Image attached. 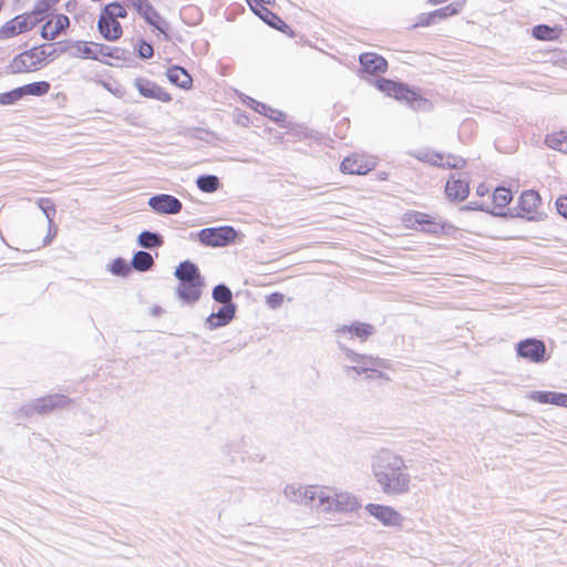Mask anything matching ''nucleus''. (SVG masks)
<instances>
[{"mask_svg":"<svg viewBox=\"0 0 567 567\" xmlns=\"http://www.w3.org/2000/svg\"><path fill=\"white\" fill-rule=\"evenodd\" d=\"M404 460L390 452L380 453L373 464V474L388 495H401L410 491V475Z\"/></svg>","mask_w":567,"mask_h":567,"instance_id":"obj_1","label":"nucleus"},{"mask_svg":"<svg viewBox=\"0 0 567 567\" xmlns=\"http://www.w3.org/2000/svg\"><path fill=\"white\" fill-rule=\"evenodd\" d=\"M174 275L178 280L176 289L178 297L187 303L198 301L204 287V279L198 267L192 261L185 260L177 266Z\"/></svg>","mask_w":567,"mask_h":567,"instance_id":"obj_2","label":"nucleus"},{"mask_svg":"<svg viewBox=\"0 0 567 567\" xmlns=\"http://www.w3.org/2000/svg\"><path fill=\"white\" fill-rule=\"evenodd\" d=\"M49 56L44 45H35L14 55L7 69L14 75L34 73L49 64Z\"/></svg>","mask_w":567,"mask_h":567,"instance_id":"obj_3","label":"nucleus"},{"mask_svg":"<svg viewBox=\"0 0 567 567\" xmlns=\"http://www.w3.org/2000/svg\"><path fill=\"white\" fill-rule=\"evenodd\" d=\"M402 225L404 228L423 231L430 235H444L453 229V226L441 218L427 213L410 210L402 215Z\"/></svg>","mask_w":567,"mask_h":567,"instance_id":"obj_4","label":"nucleus"},{"mask_svg":"<svg viewBox=\"0 0 567 567\" xmlns=\"http://www.w3.org/2000/svg\"><path fill=\"white\" fill-rule=\"evenodd\" d=\"M126 17L127 10L120 2L106 4L99 17V32L107 41H117L123 35V28L118 19H125Z\"/></svg>","mask_w":567,"mask_h":567,"instance_id":"obj_5","label":"nucleus"},{"mask_svg":"<svg viewBox=\"0 0 567 567\" xmlns=\"http://www.w3.org/2000/svg\"><path fill=\"white\" fill-rule=\"evenodd\" d=\"M375 87L386 96L404 102L412 107H419L427 103V100L422 97L420 93L401 82L381 78L375 81Z\"/></svg>","mask_w":567,"mask_h":567,"instance_id":"obj_6","label":"nucleus"},{"mask_svg":"<svg viewBox=\"0 0 567 567\" xmlns=\"http://www.w3.org/2000/svg\"><path fill=\"white\" fill-rule=\"evenodd\" d=\"M44 18L35 8L13 17L0 27V40L16 38L22 33L33 30Z\"/></svg>","mask_w":567,"mask_h":567,"instance_id":"obj_7","label":"nucleus"},{"mask_svg":"<svg viewBox=\"0 0 567 567\" xmlns=\"http://www.w3.org/2000/svg\"><path fill=\"white\" fill-rule=\"evenodd\" d=\"M543 202L538 192L527 189L520 193L515 206V216L527 220H538L543 216Z\"/></svg>","mask_w":567,"mask_h":567,"instance_id":"obj_8","label":"nucleus"},{"mask_svg":"<svg viewBox=\"0 0 567 567\" xmlns=\"http://www.w3.org/2000/svg\"><path fill=\"white\" fill-rule=\"evenodd\" d=\"M378 164L377 157L365 153H352L343 158L340 171L348 175H365Z\"/></svg>","mask_w":567,"mask_h":567,"instance_id":"obj_9","label":"nucleus"},{"mask_svg":"<svg viewBox=\"0 0 567 567\" xmlns=\"http://www.w3.org/2000/svg\"><path fill=\"white\" fill-rule=\"evenodd\" d=\"M236 230L231 226L204 228L198 233V239L204 246L224 247L236 238Z\"/></svg>","mask_w":567,"mask_h":567,"instance_id":"obj_10","label":"nucleus"},{"mask_svg":"<svg viewBox=\"0 0 567 567\" xmlns=\"http://www.w3.org/2000/svg\"><path fill=\"white\" fill-rule=\"evenodd\" d=\"M71 50L73 55L80 59L102 61L113 56L110 47L92 41H76L71 45Z\"/></svg>","mask_w":567,"mask_h":567,"instance_id":"obj_11","label":"nucleus"},{"mask_svg":"<svg viewBox=\"0 0 567 567\" xmlns=\"http://www.w3.org/2000/svg\"><path fill=\"white\" fill-rule=\"evenodd\" d=\"M247 2L252 12L271 28L284 32L288 29L285 21L267 8V6H274L275 0H247Z\"/></svg>","mask_w":567,"mask_h":567,"instance_id":"obj_12","label":"nucleus"},{"mask_svg":"<svg viewBox=\"0 0 567 567\" xmlns=\"http://www.w3.org/2000/svg\"><path fill=\"white\" fill-rule=\"evenodd\" d=\"M44 23L41 28V38L44 40H54L64 33L70 27V19L63 13L49 14L43 20Z\"/></svg>","mask_w":567,"mask_h":567,"instance_id":"obj_13","label":"nucleus"},{"mask_svg":"<svg viewBox=\"0 0 567 567\" xmlns=\"http://www.w3.org/2000/svg\"><path fill=\"white\" fill-rule=\"evenodd\" d=\"M517 353L530 362L539 363L545 360L546 347L540 340L526 339L517 344Z\"/></svg>","mask_w":567,"mask_h":567,"instance_id":"obj_14","label":"nucleus"},{"mask_svg":"<svg viewBox=\"0 0 567 567\" xmlns=\"http://www.w3.org/2000/svg\"><path fill=\"white\" fill-rule=\"evenodd\" d=\"M134 85L137 91L145 97L155 99L164 103H168L173 100L169 92L148 79L137 78L134 82Z\"/></svg>","mask_w":567,"mask_h":567,"instance_id":"obj_15","label":"nucleus"},{"mask_svg":"<svg viewBox=\"0 0 567 567\" xmlns=\"http://www.w3.org/2000/svg\"><path fill=\"white\" fill-rule=\"evenodd\" d=\"M334 489L328 486H307L302 491V496L307 502L311 504L317 502L319 506H323L329 511Z\"/></svg>","mask_w":567,"mask_h":567,"instance_id":"obj_16","label":"nucleus"},{"mask_svg":"<svg viewBox=\"0 0 567 567\" xmlns=\"http://www.w3.org/2000/svg\"><path fill=\"white\" fill-rule=\"evenodd\" d=\"M488 212L496 216H505L508 205L513 200V193L507 187H496L491 195Z\"/></svg>","mask_w":567,"mask_h":567,"instance_id":"obj_17","label":"nucleus"},{"mask_svg":"<svg viewBox=\"0 0 567 567\" xmlns=\"http://www.w3.org/2000/svg\"><path fill=\"white\" fill-rule=\"evenodd\" d=\"M367 512L384 525L396 526L402 523L401 515L392 507L380 504H368Z\"/></svg>","mask_w":567,"mask_h":567,"instance_id":"obj_18","label":"nucleus"},{"mask_svg":"<svg viewBox=\"0 0 567 567\" xmlns=\"http://www.w3.org/2000/svg\"><path fill=\"white\" fill-rule=\"evenodd\" d=\"M362 71L375 75L386 72L388 61L380 54L374 52H365L359 56Z\"/></svg>","mask_w":567,"mask_h":567,"instance_id":"obj_19","label":"nucleus"},{"mask_svg":"<svg viewBox=\"0 0 567 567\" xmlns=\"http://www.w3.org/2000/svg\"><path fill=\"white\" fill-rule=\"evenodd\" d=\"M150 206L161 214H177L182 209V203L172 195H156L150 198Z\"/></svg>","mask_w":567,"mask_h":567,"instance_id":"obj_20","label":"nucleus"},{"mask_svg":"<svg viewBox=\"0 0 567 567\" xmlns=\"http://www.w3.org/2000/svg\"><path fill=\"white\" fill-rule=\"evenodd\" d=\"M445 194L451 200H464L470 194L468 182L461 177H451L446 182Z\"/></svg>","mask_w":567,"mask_h":567,"instance_id":"obj_21","label":"nucleus"},{"mask_svg":"<svg viewBox=\"0 0 567 567\" xmlns=\"http://www.w3.org/2000/svg\"><path fill=\"white\" fill-rule=\"evenodd\" d=\"M359 507L357 498L348 492L334 489L329 511L351 512Z\"/></svg>","mask_w":567,"mask_h":567,"instance_id":"obj_22","label":"nucleus"},{"mask_svg":"<svg viewBox=\"0 0 567 567\" xmlns=\"http://www.w3.org/2000/svg\"><path fill=\"white\" fill-rule=\"evenodd\" d=\"M166 76L172 84L185 91H188L193 87V78L184 68L179 65L168 68L166 71Z\"/></svg>","mask_w":567,"mask_h":567,"instance_id":"obj_23","label":"nucleus"},{"mask_svg":"<svg viewBox=\"0 0 567 567\" xmlns=\"http://www.w3.org/2000/svg\"><path fill=\"white\" fill-rule=\"evenodd\" d=\"M374 328L370 323L354 322L352 324H344L338 329L340 334L358 338L360 341H365L373 333Z\"/></svg>","mask_w":567,"mask_h":567,"instance_id":"obj_24","label":"nucleus"},{"mask_svg":"<svg viewBox=\"0 0 567 567\" xmlns=\"http://www.w3.org/2000/svg\"><path fill=\"white\" fill-rule=\"evenodd\" d=\"M352 361L358 364V367L352 368L357 373L361 372H377L380 368H385V364L382 360L373 357H367L362 354H353Z\"/></svg>","mask_w":567,"mask_h":567,"instance_id":"obj_25","label":"nucleus"},{"mask_svg":"<svg viewBox=\"0 0 567 567\" xmlns=\"http://www.w3.org/2000/svg\"><path fill=\"white\" fill-rule=\"evenodd\" d=\"M235 316L234 305H225L218 312L208 316L206 322L209 328L215 329L227 324Z\"/></svg>","mask_w":567,"mask_h":567,"instance_id":"obj_26","label":"nucleus"},{"mask_svg":"<svg viewBox=\"0 0 567 567\" xmlns=\"http://www.w3.org/2000/svg\"><path fill=\"white\" fill-rule=\"evenodd\" d=\"M563 34V28L549 27L547 24L535 25L532 30V35L540 41H556Z\"/></svg>","mask_w":567,"mask_h":567,"instance_id":"obj_27","label":"nucleus"},{"mask_svg":"<svg viewBox=\"0 0 567 567\" xmlns=\"http://www.w3.org/2000/svg\"><path fill=\"white\" fill-rule=\"evenodd\" d=\"M545 143L548 147L567 154V131H555L546 135Z\"/></svg>","mask_w":567,"mask_h":567,"instance_id":"obj_28","label":"nucleus"},{"mask_svg":"<svg viewBox=\"0 0 567 567\" xmlns=\"http://www.w3.org/2000/svg\"><path fill=\"white\" fill-rule=\"evenodd\" d=\"M465 0L452 2L445 7L433 10L436 21H441L454 16H457L464 8Z\"/></svg>","mask_w":567,"mask_h":567,"instance_id":"obj_29","label":"nucleus"},{"mask_svg":"<svg viewBox=\"0 0 567 567\" xmlns=\"http://www.w3.org/2000/svg\"><path fill=\"white\" fill-rule=\"evenodd\" d=\"M51 85L48 81L32 82L21 86L23 94L32 96H42L49 93Z\"/></svg>","mask_w":567,"mask_h":567,"instance_id":"obj_30","label":"nucleus"},{"mask_svg":"<svg viewBox=\"0 0 567 567\" xmlns=\"http://www.w3.org/2000/svg\"><path fill=\"white\" fill-rule=\"evenodd\" d=\"M154 265L153 257L146 251H137L133 256L132 266L138 271H146Z\"/></svg>","mask_w":567,"mask_h":567,"instance_id":"obj_31","label":"nucleus"},{"mask_svg":"<svg viewBox=\"0 0 567 567\" xmlns=\"http://www.w3.org/2000/svg\"><path fill=\"white\" fill-rule=\"evenodd\" d=\"M198 188L204 193H214L219 186V179L215 175H203L197 178L196 182Z\"/></svg>","mask_w":567,"mask_h":567,"instance_id":"obj_32","label":"nucleus"},{"mask_svg":"<svg viewBox=\"0 0 567 567\" xmlns=\"http://www.w3.org/2000/svg\"><path fill=\"white\" fill-rule=\"evenodd\" d=\"M138 14H141L148 24L155 27L158 30H162L161 23L163 22V20L151 3L143 8L138 12Z\"/></svg>","mask_w":567,"mask_h":567,"instance_id":"obj_33","label":"nucleus"},{"mask_svg":"<svg viewBox=\"0 0 567 567\" xmlns=\"http://www.w3.org/2000/svg\"><path fill=\"white\" fill-rule=\"evenodd\" d=\"M530 399L542 404L557 405L558 392L536 391L532 393Z\"/></svg>","mask_w":567,"mask_h":567,"instance_id":"obj_34","label":"nucleus"},{"mask_svg":"<svg viewBox=\"0 0 567 567\" xmlns=\"http://www.w3.org/2000/svg\"><path fill=\"white\" fill-rule=\"evenodd\" d=\"M138 243L141 246L145 248H154L158 247L163 244V239L161 236L150 233V231H143L138 236Z\"/></svg>","mask_w":567,"mask_h":567,"instance_id":"obj_35","label":"nucleus"},{"mask_svg":"<svg viewBox=\"0 0 567 567\" xmlns=\"http://www.w3.org/2000/svg\"><path fill=\"white\" fill-rule=\"evenodd\" d=\"M24 96L23 90L21 86L16 87L11 91L0 93V104L1 105H12L20 101Z\"/></svg>","mask_w":567,"mask_h":567,"instance_id":"obj_36","label":"nucleus"},{"mask_svg":"<svg viewBox=\"0 0 567 567\" xmlns=\"http://www.w3.org/2000/svg\"><path fill=\"white\" fill-rule=\"evenodd\" d=\"M231 291L228 287L224 285H218L213 290V298L224 305H231Z\"/></svg>","mask_w":567,"mask_h":567,"instance_id":"obj_37","label":"nucleus"},{"mask_svg":"<svg viewBox=\"0 0 567 567\" xmlns=\"http://www.w3.org/2000/svg\"><path fill=\"white\" fill-rule=\"evenodd\" d=\"M110 271L113 275L125 277L131 272V266L126 262V260L116 258L110 265Z\"/></svg>","mask_w":567,"mask_h":567,"instance_id":"obj_38","label":"nucleus"},{"mask_svg":"<svg viewBox=\"0 0 567 567\" xmlns=\"http://www.w3.org/2000/svg\"><path fill=\"white\" fill-rule=\"evenodd\" d=\"M437 23L433 11L421 13L416 20L411 24V29L427 28Z\"/></svg>","mask_w":567,"mask_h":567,"instance_id":"obj_39","label":"nucleus"},{"mask_svg":"<svg viewBox=\"0 0 567 567\" xmlns=\"http://www.w3.org/2000/svg\"><path fill=\"white\" fill-rule=\"evenodd\" d=\"M60 0H39L34 8L40 11V14L43 16L45 19L48 17V13L52 10V8L59 2Z\"/></svg>","mask_w":567,"mask_h":567,"instance_id":"obj_40","label":"nucleus"},{"mask_svg":"<svg viewBox=\"0 0 567 567\" xmlns=\"http://www.w3.org/2000/svg\"><path fill=\"white\" fill-rule=\"evenodd\" d=\"M137 51H138V55L142 58V59H150L153 56L154 54V50H153V47L152 44H150L148 42L144 41V40H141L138 42V48H137Z\"/></svg>","mask_w":567,"mask_h":567,"instance_id":"obj_41","label":"nucleus"},{"mask_svg":"<svg viewBox=\"0 0 567 567\" xmlns=\"http://www.w3.org/2000/svg\"><path fill=\"white\" fill-rule=\"evenodd\" d=\"M38 205L43 210V213L47 215V217L54 215V213H55L54 204L50 198H40L38 200Z\"/></svg>","mask_w":567,"mask_h":567,"instance_id":"obj_42","label":"nucleus"},{"mask_svg":"<svg viewBox=\"0 0 567 567\" xmlns=\"http://www.w3.org/2000/svg\"><path fill=\"white\" fill-rule=\"evenodd\" d=\"M284 299L285 297L282 293L274 292L267 297L266 302L270 308L276 309L284 303Z\"/></svg>","mask_w":567,"mask_h":567,"instance_id":"obj_43","label":"nucleus"},{"mask_svg":"<svg viewBox=\"0 0 567 567\" xmlns=\"http://www.w3.org/2000/svg\"><path fill=\"white\" fill-rule=\"evenodd\" d=\"M424 161H427L429 163L433 165H437L441 167H444L447 163H445L443 155L437 153H426L423 157Z\"/></svg>","mask_w":567,"mask_h":567,"instance_id":"obj_44","label":"nucleus"},{"mask_svg":"<svg viewBox=\"0 0 567 567\" xmlns=\"http://www.w3.org/2000/svg\"><path fill=\"white\" fill-rule=\"evenodd\" d=\"M261 109L259 112H264L267 116L270 118L279 122L285 118V114L280 111L272 110L270 107H267L265 104H261Z\"/></svg>","mask_w":567,"mask_h":567,"instance_id":"obj_45","label":"nucleus"},{"mask_svg":"<svg viewBox=\"0 0 567 567\" xmlns=\"http://www.w3.org/2000/svg\"><path fill=\"white\" fill-rule=\"evenodd\" d=\"M556 208L559 215L567 218V196H560L557 198Z\"/></svg>","mask_w":567,"mask_h":567,"instance_id":"obj_46","label":"nucleus"},{"mask_svg":"<svg viewBox=\"0 0 567 567\" xmlns=\"http://www.w3.org/2000/svg\"><path fill=\"white\" fill-rule=\"evenodd\" d=\"M488 194H489V187L486 184L482 183V184H480L476 187V195L477 196L483 197V196H486Z\"/></svg>","mask_w":567,"mask_h":567,"instance_id":"obj_47","label":"nucleus"},{"mask_svg":"<svg viewBox=\"0 0 567 567\" xmlns=\"http://www.w3.org/2000/svg\"><path fill=\"white\" fill-rule=\"evenodd\" d=\"M133 8L140 12L143 8H145L150 2L148 0H133L131 1Z\"/></svg>","mask_w":567,"mask_h":567,"instance_id":"obj_48","label":"nucleus"},{"mask_svg":"<svg viewBox=\"0 0 567 567\" xmlns=\"http://www.w3.org/2000/svg\"><path fill=\"white\" fill-rule=\"evenodd\" d=\"M557 406L567 408V393L558 392Z\"/></svg>","mask_w":567,"mask_h":567,"instance_id":"obj_49","label":"nucleus"},{"mask_svg":"<svg viewBox=\"0 0 567 567\" xmlns=\"http://www.w3.org/2000/svg\"><path fill=\"white\" fill-rule=\"evenodd\" d=\"M449 0H429V2L433 6H439L442 3H446Z\"/></svg>","mask_w":567,"mask_h":567,"instance_id":"obj_50","label":"nucleus"},{"mask_svg":"<svg viewBox=\"0 0 567 567\" xmlns=\"http://www.w3.org/2000/svg\"><path fill=\"white\" fill-rule=\"evenodd\" d=\"M56 400H58V398H51V396L48 398V401L50 402L49 405H51V406L55 405L58 402H54V401H56ZM43 401H47V399H44Z\"/></svg>","mask_w":567,"mask_h":567,"instance_id":"obj_51","label":"nucleus"}]
</instances>
